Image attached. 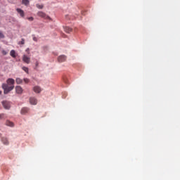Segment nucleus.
Wrapping results in <instances>:
<instances>
[{
    "instance_id": "nucleus-1",
    "label": "nucleus",
    "mask_w": 180,
    "mask_h": 180,
    "mask_svg": "<svg viewBox=\"0 0 180 180\" xmlns=\"http://www.w3.org/2000/svg\"><path fill=\"white\" fill-rule=\"evenodd\" d=\"M1 88L4 90V95H8L11 91H13L15 89V79L13 78H8L6 80V83H3Z\"/></svg>"
},
{
    "instance_id": "nucleus-2",
    "label": "nucleus",
    "mask_w": 180,
    "mask_h": 180,
    "mask_svg": "<svg viewBox=\"0 0 180 180\" xmlns=\"http://www.w3.org/2000/svg\"><path fill=\"white\" fill-rule=\"evenodd\" d=\"M37 15L39 16V18H43L44 19H49V20H51V18L46 15L43 11L38 12Z\"/></svg>"
},
{
    "instance_id": "nucleus-3",
    "label": "nucleus",
    "mask_w": 180,
    "mask_h": 180,
    "mask_svg": "<svg viewBox=\"0 0 180 180\" xmlns=\"http://www.w3.org/2000/svg\"><path fill=\"white\" fill-rule=\"evenodd\" d=\"M2 105L4 106V109H11V102L9 101H2Z\"/></svg>"
},
{
    "instance_id": "nucleus-4",
    "label": "nucleus",
    "mask_w": 180,
    "mask_h": 180,
    "mask_svg": "<svg viewBox=\"0 0 180 180\" xmlns=\"http://www.w3.org/2000/svg\"><path fill=\"white\" fill-rule=\"evenodd\" d=\"M15 92L18 94H22L23 93V89L20 86H15Z\"/></svg>"
},
{
    "instance_id": "nucleus-5",
    "label": "nucleus",
    "mask_w": 180,
    "mask_h": 180,
    "mask_svg": "<svg viewBox=\"0 0 180 180\" xmlns=\"http://www.w3.org/2000/svg\"><path fill=\"white\" fill-rule=\"evenodd\" d=\"M66 60H67V56L64 55L60 56L58 58V63H64V61H65Z\"/></svg>"
},
{
    "instance_id": "nucleus-6",
    "label": "nucleus",
    "mask_w": 180,
    "mask_h": 180,
    "mask_svg": "<svg viewBox=\"0 0 180 180\" xmlns=\"http://www.w3.org/2000/svg\"><path fill=\"white\" fill-rule=\"evenodd\" d=\"M22 61L25 63L26 64H30V58L27 57V56L24 55L22 56Z\"/></svg>"
},
{
    "instance_id": "nucleus-7",
    "label": "nucleus",
    "mask_w": 180,
    "mask_h": 180,
    "mask_svg": "<svg viewBox=\"0 0 180 180\" xmlns=\"http://www.w3.org/2000/svg\"><path fill=\"white\" fill-rule=\"evenodd\" d=\"M33 91L34 92H35L36 94H40V92H41V88H40V86H35L33 88Z\"/></svg>"
},
{
    "instance_id": "nucleus-8",
    "label": "nucleus",
    "mask_w": 180,
    "mask_h": 180,
    "mask_svg": "<svg viewBox=\"0 0 180 180\" xmlns=\"http://www.w3.org/2000/svg\"><path fill=\"white\" fill-rule=\"evenodd\" d=\"M30 103L31 105H37V99H36L34 97H31L30 98Z\"/></svg>"
},
{
    "instance_id": "nucleus-9",
    "label": "nucleus",
    "mask_w": 180,
    "mask_h": 180,
    "mask_svg": "<svg viewBox=\"0 0 180 180\" xmlns=\"http://www.w3.org/2000/svg\"><path fill=\"white\" fill-rule=\"evenodd\" d=\"M1 141L5 146H9V141L8 140V138L2 137Z\"/></svg>"
},
{
    "instance_id": "nucleus-10",
    "label": "nucleus",
    "mask_w": 180,
    "mask_h": 180,
    "mask_svg": "<svg viewBox=\"0 0 180 180\" xmlns=\"http://www.w3.org/2000/svg\"><path fill=\"white\" fill-rule=\"evenodd\" d=\"M18 13L21 16V18H25V11L20 8H17L16 9Z\"/></svg>"
},
{
    "instance_id": "nucleus-11",
    "label": "nucleus",
    "mask_w": 180,
    "mask_h": 180,
    "mask_svg": "<svg viewBox=\"0 0 180 180\" xmlns=\"http://www.w3.org/2000/svg\"><path fill=\"white\" fill-rule=\"evenodd\" d=\"M29 112V108L24 107L21 109V115H26Z\"/></svg>"
},
{
    "instance_id": "nucleus-12",
    "label": "nucleus",
    "mask_w": 180,
    "mask_h": 180,
    "mask_svg": "<svg viewBox=\"0 0 180 180\" xmlns=\"http://www.w3.org/2000/svg\"><path fill=\"white\" fill-rule=\"evenodd\" d=\"M64 30L66 33H71L72 32V29L70 27H65Z\"/></svg>"
},
{
    "instance_id": "nucleus-13",
    "label": "nucleus",
    "mask_w": 180,
    "mask_h": 180,
    "mask_svg": "<svg viewBox=\"0 0 180 180\" xmlns=\"http://www.w3.org/2000/svg\"><path fill=\"white\" fill-rule=\"evenodd\" d=\"M10 56H11V57H13V58H16V52L15 51V50L11 51Z\"/></svg>"
},
{
    "instance_id": "nucleus-14",
    "label": "nucleus",
    "mask_w": 180,
    "mask_h": 180,
    "mask_svg": "<svg viewBox=\"0 0 180 180\" xmlns=\"http://www.w3.org/2000/svg\"><path fill=\"white\" fill-rule=\"evenodd\" d=\"M22 4L27 6L30 4V1H29V0H22Z\"/></svg>"
},
{
    "instance_id": "nucleus-15",
    "label": "nucleus",
    "mask_w": 180,
    "mask_h": 180,
    "mask_svg": "<svg viewBox=\"0 0 180 180\" xmlns=\"http://www.w3.org/2000/svg\"><path fill=\"white\" fill-rule=\"evenodd\" d=\"M6 126H9L10 127H13V122L9 121V120H7L6 122Z\"/></svg>"
},
{
    "instance_id": "nucleus-16",
    "label": "nucleus",
    "mask_w": 180,
    "mask_h": 180,
    "mask_svg": "<svg viewBox=\"0 0 180 180\" xmlns=\"http://www.w3.org/2000/svg\"><path fill=\"white\" fill-rule=\"evenodd\" d=\"M15 82L16 84H18V85L22 84V82H23V80L19 77L16 78L15 79Z\"/></svg>"
},
{
    "instance_id": "nucleus-17",
    "label": "nucleus",
    "mask_w": 180,
    "mask_h": 180,
    "mask_svg": "<svg viewBox=\"0 0 180 180\" xmlns=\"http://www.w3.org/2000/svg\"><path fill=\"white\" fill-rule=\"evenodd\" d=\"M22 69L23 70V71H25V72H27V74H29V68H28L22 67Z\"/></svg>"
},
{
    "instance_id": "nucleus-18",
    "label": "nucleus",
    "mask_w": 180,
    "mask_h": 180,
    "mask_svg": "<svg viewBox=\"0 0 180 180\" xmlns=\"http://www.w3.org/2000/svg\"><path fill=\"white\" fill-rule=\"evenodd\" d=\"M0 39H5V34H4L2 31H0Z\"/></svg>"
},
{
    "instance_id": "nucleus-19",
    "label": "nucleus",
    "mask_w": 180,
    "mask_h": 180,
    "mask_svg": "<svg viewBox=\"0 0 180 180\" xmlns=\"http://www.w3.org/2000/svg\"><path fill=\"white\" fill-rule=\"evenodd\" d=\"M36 6H37V8H38V9H43V8H44V6L42 4L41 5L37 4Z\"/></svg>"
},
{
    "instance_id": "nucleus-20",
    "label": "nucleus",
    "mask_w": 180,
    "mask_h": 180,
    "mask_svg": "<svg viewBox=\"0 0 180 180\" xmlns=\"http://www.w3.org/2000/svg\"><path fill=\"white\" fill-rule=\"evenodd\" d=\"M23 81L25 84H29V82H30V80L27 78H24Z\"/></svg>"
},
{
    "instance_id": "nucleus-21",
    "label": "nucleus",
    "mask_w": 180,
    "mask_h": 180,
    "mask_svg": "<svg viewBox=\"0 0 180 180\" xmlns=\"http://www.w3.org/2000/svg\"><path fill=\"white\" fill-rule=\"evenodd\" d=\"M18 44H25V39L22 38Z\"/></svg>"
},
{
    "instance_id": "nucleus-22",
    "label": "nucleus",
    "mask_w": 180,
    "mask_h": 180,
    "mask_svg": "<svg viewBox=\"0 0 180 180\" xmlns=\"http://www.w3.org/2000/svg\"><path fill=\"white\" fill-rule=\"evenodd\" d=\"M1 53H2L3 56H6V54H8V52H6V51H5V50H3Z\"/></svg>"
},
{
    "instance_id": "nucleus-23",
    "label": "nucleus",
    "mask_w": 180,
    "mask_h": 180,
    "mask_svg": "<svg viewBox=\"0 0 180 180\" xmlns=\"http://www.w3.org/2000/svg\"><path fill=\"white\" fill-rule=\"evenodd\" d=\"M27 19L28 20L33 21L34 18H33V17H30Z\"/></svg>"
},
{
    "instance_id": "nucleus-24",
    "label": "nucleus",
    "mask_w": 180,
    "mask_h": 180,
    "mask_svg": "<svg viewBox=\"0 0 180 180\" xmlns=\"http://www.w3.org/2000/svg\"><path fill=\"white\" fill-rule=\"evenodd\" d=\"M4 116H5V114H0V119H4Z\"/></svg>"
},
{
    "instance_id": "nucleus-25",
    "label": "nucleus",
    "mask_w": 180,
    "mask_h": 180,
    "mask_svg": "<svg viewBox=\"0 0 180 180\" xmlns=\"http://www.w3.org/2000/svg\"><path fill=\"white\" fill-rule=\"evenodd\" d=\"M33 40H34V41H37V37H33Z\"/></svg>"
},
{
    "instance_id": "nucleus-26",
    "label": "nucleus",
    "mask_w": 180,
    "mask_h": 180,
    "mask_svg": "<svg viewBox=\"0 0 180 180\" xmlns=\"http://www.w3.org/2000/svg\"><path fill=\"white\" fill-rule=\"evenodd\" d=\"M8 2H11L12 4V2H13V0H8Z\"/></svg>"
},
{
    "instance_id": "nucleus-27",
    "label": "nucleus",
    "mask_w": 180,
    "mask_h": 180,
    "mask_svg": "<svg viewBox=\"0 0 180 180\" xmlns=\"http://www.w3.org/2000/svg\"><path fill=\"white\" fill-rule=\"evenodd\" d=\"M0 137H2V134L0 133Z\"/></svg>"
},
{
    "instance_id": "nucleus-28",
    "label": "nucleus",
    "mask_w": 180,
    "mask_h": 180,
    "mask_svg": "<svg viewBox=\"0 0 180 180\" xmlns=\"http://www.w3.org/2000/svg\"><path fill=\"white\" fill-rule=\"evenodd\" d=\"M2 94V91H0V95Z\"/></svg>"
},
{
    "instance_id": "nucleus-29",
    "label": "nucleus",
    "mask_w": 180,
    "mask_h": 180,
    "mask_svg": "<svg viewBox=\"0 0 180 180\" xmlns=\"http://www.w3.org/2000/svg\"><path fill=\"white\" fill-rule=\"evenodd\" d=\"M39 63H37V65H38Z\"/></svg>"
}]
</instances>
